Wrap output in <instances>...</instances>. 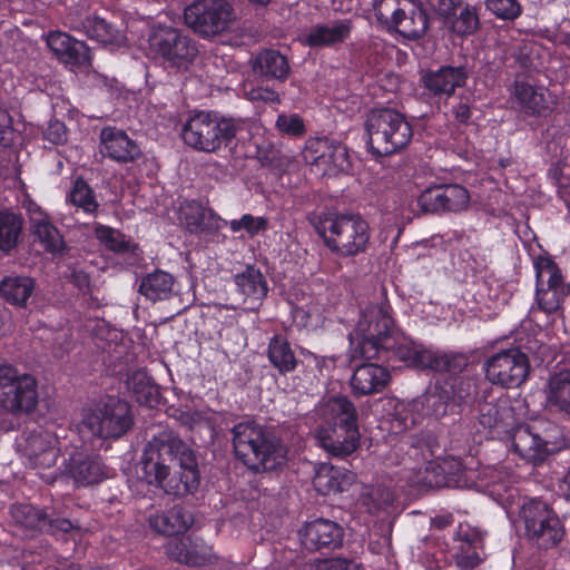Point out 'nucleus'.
<instances>
[{"mask_svg": "<svg viewBox=\"0 0 570 570\" xmlns=\"http://www.w3.org/2000/svg\"><path fill=\"white\" fill-rule=\"evenodd\" d=\"M537 284L538 286L543 285V277L548 276V289H561L563 277L557 264L547 257H539L534 262Z\"/></svg>", "mask_w": 570, "mask_h": 570, "instance_id": "50", "label": "nucleus"}, {"mask_svg": "<svg viewBox=\"0 0 570 570\" xmlns=\"http://www.w3.org/2000/svg\"><path fill=\"white\" fill-rule=\"evenodd\" d=\"M409 0H373L377 22L386 32H393L397 19L407 9Z\"/></svg>", "mask_w": 570, "mask_h": 570, "instance_id": "46", "label": "nucleus"}, {"mask_svg": "<svg viewBox=\"0 0 570 570\" xmlns=\"http://www.w3.org/2000/svg\"><path fill=\"white\" fill-rule=\"evenodd\" d=\"M43 139L56 146L67 142V127L65 122L58 119L49 121L48 127L43 131Z\"/></svg>", "mask_w": 570, "mask_h": 570, "instance_id": "59", "label": "nucleus"}, {"mask_svg": "<svg viewBox=\"0 0 570 570\" xmlns=\"http://www.w3.org/2000/svg\"><path fill=\"white\" fill-rule=\"evenodd\" d=\"M315 414L320 421L311 433L330 458L346 459L360 448L358 414L347 396L323 400Z\"/></svg>", "mask_w": 570, "mask_h": 570, "instance_id": "4", "label": "nucleus"}, {"mask_svg": "<svg viewBox=\"0 0 570 570\" xmlns=\"http://www.w3.org/2000/svg\"><path fill=\"white\" fill-rule=\"evenodd\" d=\"M194 518L189 511L181 505H174L159 514H150L149 527L163 535H177L185 533L193 524Z\"/></svg>", "mask_w": 570, "mask_h": 570, "instance_id": "32", "label": "nucleus"}, {"mask_svg": "<svg viewBox=\"0 0 570 570\" xmlns=\"http://www.w3.org/2000/svg\"><path fill=\"white\" fill-rule=\"evenodd\" d=\"M430 10L448 21L455 16L458 8L461 6L460 0H426Z\"/></svg>", "mask_w": 570, "mask_h": 570, "instance_id": "58", "label": "nucleus"}, {"mask_svg": "<svg viewBox=\"0 0 570 570\" xmlns=\"http://www.w3.org/2000/svg\"><path fill=\"white\" fill-rule=\"evenodd\" d=\"M95 236L107 249L117 254H134L138 245L131 242L125 234L112 227L97 224L94 228Z\"/></svg>", "mask_w": 570, "mask_h": 570, "instance_id": "45", "label": "nucleus"}, {"mask_svg": "<svg viewBox=\"0 0 570 570\" xmlns=\"http://www.w3.org/2000/svg\"><path fill=\"white\" fill-rule=\"evenodd\" d=\"M59 61L71 67L90 63V49L78 38H43Z\"/></svg>", "mask_w": 570, "mask_h": 570, "instance_id": "33", "label": "nucleus"}, {"mask_svg": "<svg viewBox=\"0 0 570 570\" xmlns=\"http://www.w3.org/2000/svg\"><path fill=\"white\" fill-rule=\"evenodd\" d=\"M58 443L57 436L48 431L31 433L24 449L29 464L35 469L53 466L60 452Z\"/></svg>", "mask_w": 570, "mask_h": 570, "instance_id": "28", "label": "nucleus"}, {"mask_svg": "<svg viewBox=\"0 0 570 570\" xmlns=\"http://www.w3.org/2000/svg\"><path fill=\"white\" fill-rule=\"evenodd\" d=\"M253 71L266 79L284 81L289 72L287 58L275 49L261 51L253 61Z\"/></svg>", "mask_w": 570, "mask_h": 570, "instance_id": "36", "label": "nucleus"}, {"mask_svg": "<svg viewBox=\"0 0 570 570\" xmlns=\"http://www.w3.org/2000/svg\"><path fill=\"white\" fill-rule=\"evenodd\" d=\"M267 358L281 375L293 373L298 365V360L296 358L291 343L283 334H275L269 340L267 345Z\"/></svg>", "mask_w": 570, "mask_h": 570, "instance_id": "38", "label": "nucleus"}, {"mask_svg": "<svg viewBox=\"0 0 570 570\" xmlns=\"http://www.w3.org/2000/svg\"><path fill=\"white\" fill-rule=\"evenodd\" d=\"M485 7L503 20H513L521 14V6L517 0H485Z\"/></svg>", "mask_w": 570, "mask_h": 570, "instance_id": "55", "label": "nucleus"}, {"mask_svg": "<svg viewBox=\"0 0 570 570\" xmlns=\"http://www.w3.org/2000/svg\"><path fill=\"white\" fill-rule=\"evenodd\" d=\"M139 473L147 484L179 498L195 494L202 480L197 451L173 430L160 431L145 445Z\"/></svg>", "mask_w": 570, "mask_h": 570, "instance_id": "1", "label": "nucleus"}, {"mask_svg": "<svg viewBox=\"0 0 570 570\" xmlns=\"http://www.w3.org/2000/svg\"><path fill=\"white\" fill-rule=\"evenodd\" d=\"M131 389L136 401L141 405L156 407L161 401L159 386L146 374H134Z\"/></svg>", "mask_w": 570, "mask_h": 570, "instance_id": "48", "label": "nucleus"}, {"mask_svg": "<svg viewBox=\"0 0 570 570\" xmlns=\"http://www.w3.org/2000/svg\"><path fill=\"white\" fill-rule=\"evenodd\" d=\"M298 535L308 551H332L343 546L344 529L333 520L317 518L306 522Z\"/></svg>", "mask_w": 570, "mask_h": 570, "instance_id": "20", "label": "nucleus"}, {"mask_svg": "<svg viewBox=\"0 0 570 570\" xmlns=\"http://www.w3.org/2000/svg\"><path fill=\"white\" fill-rule=\"evenodd\" d=\"M513 107L528 117H540L549 110L543 91L528 82L522 73L517 75L509 88Z\"/></svg>", "mask_w": 570, "mask_h": 570, "instance_id": "24", "label": "nucleus"}, {"mask_svg": "<svg viewBox=\"0 0 570 570\" xmlns=\"http://www.w3.org/2000/svg\"><path fill=\"white\" fill-rule=\"evenodd\" d=\"M303 158L306 164L315 166L323 176L348 174L352 170L351 156L346 145L326 137L309 138L305 144Z\"/></svg>", "mask_w": 570, "mask_h": 570, "instance_id": "15", "label": "nucleus"}, {"mask_svg": "<svg viewBox=\"0 0 570 570\" xmlns=\"http://www.w3.org/2000/svg\"><path fill=\"white\" fill-rule=\"evenodd\" d=\"M389 306L364 314L356 328L355 352L365 360H376L395 368L396 363L406 367L426 370L431 350L402 337L394 325Z\"/></svg>", "mask_w": 570, "mask_h": 570, "instance_id": "3", "label": "nucleus"}, {"mask_svg": "<svg viewBox=\"0 0 570 570\" xmlns=\"http://www.w3.org/2000/svg\"><path fill=\"white\" fill-rule=\"evenodd\" d=\"M82 27L86 36H107L111 33L110 26L98 17H87L82 21Z\"/></svg>", "mask_w": 570, "mask_h": 570, "instance_id": "61", "label": "nucleus"}, {"mask_svg": "<svg viewBox=\"0 0 570 570\" xmlns=\"http://www.w3.org/2000/svg\"><path fill=\"white\" fill-rule=\"evenodd\" d=\"M535 301L542 312L552 314L560 308L562 303V294L561 291L548 288L544 289L537 285Z\"/></svg>", "mask_w": 570, "mask_h": 570, "instance_id": "56", "label": "nucleus"}, {"mask_svg": "<svg viewBox=\"0 0 570 570\" xmlns=\"http://www.w3.org/2000/svg\"><path fill=\"white\" fill-rule=\"evenodd\" d=\"M309 223L335 255L347 258L367 250L371 229L360 214L324 212L309 217Z\"/></svg>", "mask_w": 570, "mask_h": 570, "instance_id": "6", "label": "nucleus"}, {"mask_svg": "<svg viewBox=\"0 0 570 570\" xmlns=\"http://www.w3.org/2000/svg\"><path fill=\"white\" fill-rule=\"evenodd\" d=\"M234 11L226 0H197L185 9L184 21L202 36H218L234 22Z\"/></svg>", "mask_w": 570, "mask_h": 570, "instance_id": "14", "label": "nucleus"}, {"mask_svg": "<svg viewBox=\"0 0 570 570\" xmlns=\"http://www.w3.org/2000/svg\"><path fill=\"white\" fill-rule=\"evenodd\" d=\"M478 471L468 468L461 459L448 456L430 461L415 476V483L426 489L472 488L476 485Z\"/></svg>", "mask_w": 570, "mask_h": 570, "instance_id": "13", "label": "nucleus"}, {"mask_svg": "<svg viewBox=\"0 0 570 570\" xmlns=\"http://www.w3.org/2000/svg\"><path fill=\"white\" fill-rule=\"evenodd\" d=\"M368 150L374 156H390L405 148L413 127L406 116L393 108L373 109L365 121Z\"/></svg>", "mask_w": 570, "mask_h": 570, "instance_id": "9", "label": "nucleus"}, {"mask_svg": "<svg viewBox=\"0 0 570 570\" xmlns=\"http://www.w3.org/2000/svg\"><path fill=\"white\" fill-rule=\"evenodd\" d=\"M159 48L165 59L178 68H187L198 53L194 38H163Z\"/></svg>", "mask_w": 570, "mask_h": 570, "instance_id": "39", "label": "nucleus"}, {"mask_svg": "<svg viewBox=\"0 0 570 570\" xmlns=\"http://www.w3.org/2000/svg\"><path fill=\"white\" fill-rule=\"evenodd\" d=\"M299 353L303 356V362H306L307 366H311L313 364L314 367L318 370L320 373H322L323 367L327 366L328 362H331L332 364H334L335 362V357L316 355L315 353L304 347H301Z\"/></svg>", "mask_w": 570, "mask_h": 570, "instance_id": "62", "label": "nucleus"}, {"mask_svg": "<svg viewBox=\"0 0 570 570\" xmlns=\"http://www.w3.org/2000/svg\"><path fill=\"white\" fill-rule=\"evenodd\" d=\"M233 281L244 302L249 301L254 305L250 309L257 311L268 294V284L261 269L246 265L244 271L234 275Z\"/></svg>", "mask_w": 570, "mask_h": 570, "instance_id": "29", "label": "nucleus"}, {"mask_svg": "<svg viewBox=\"0 0 570 570\" xmlns=\"http://www.w3.org/2000/svg\"><path fill=\"white\" fill-rule=\"evenodd\" d=\"M407 9L397 19L393 32L399 36H424L430 29L432 18L419 0H409Z\"/></svg>", "mask_w": 570, "mask_h": 570, "instance_id": "34", "label": "nucleus"}, {"mask_svg": "<svg viewBox=\"0 0 570 570\" xmlns=\"http://www.w3.org/2000/svg\"><path fill=\"white\" fill-rule=\"evenodd\" d=\"M100 153L119 164L138 160L142 156L140 146L127 132L114 126H106L99 135Z\"/></svg>", "mask_w": 570, "mask_h": 570, "instance_id": "22", "label": "nucleus"}, {"mask_svg": "<svg viewBox=\"0 0 570 570\" xmlns=\"http://www.w3.org/2000/svg\"><path fill=\"white\" fill-rule=\"evenodd\" d=\"M452 557L462 570H471L483 560L484 535L468 523L460 524L453 535Z\"/></svg>", "mask_w": 570, "mask_h": 570, "instance_id": "21", "label": "nucleus"}, {"mask_svg": "<svg viewBox=\"0 0 570 570\" xmlns=\"http://www.w3.org/2000/svg\"><path fill=\"white\" fill-rule=\"evenodd\" d=\"M181 222L186 230L196 236H215L220 229L222 218L197 199L186 200L180 207Z\"/></svg>", "mask_w": 570, "mask_h": 570, "instance_id": "25", "label": "nucleus"}, {"mask_svg": "<svg viewBox=\"0 0 570 570\" xmlns=\"http://www.w3.org/2000/svg\"><path fill=\"white\" fill-rule=\"evenodd\" d=\"M452 115L460 125L468 126L471 124L472 110L470 105L465 101L461 100L453 106Z\"/></svg>", "mask_w": 570, "mask_h": 570, "instance_id": "63", "label": "nucleus"}, {"mask_svg": "<svg viewBox=\"0 0 570 570\" xmlns=\"http://www.w3.org/2000/svg\"><path fill=\"white\" fill-rule=\"evenodd\" d=\"M395 501L394 493L385 487L371 488L363 492L360 498V504L370 514L379 515L387 511Z\"/></svg>", "mask_w": 570, "mask_h": 570, "instance_id": "47", "label": "nucleus"}, {"mask_svg": "<svg viewBox=\"0 0 570 570\" xmlns=\"http://www.w3.org/2000/svg\"><path fill=\"white\" fill-rule=\"evenodd\" d=\"M70 283L83 292L90 287V276L85 271L75 268L70 274Z\"/></svg>", "mask_w": 570, "mask_h": 570, "instance_id": "64", "label": "nucleus"}, {"mask_svg": "<svg viewBox=\"0 0 570 570\" xmlns=\"http://www.w3.org/2000/svg\"><path fill=\"white\" fill-rule=\"evenodd\" d=\"M469 363L470 355L468 353L431 350L426 370L455 374L461 373Z\"/></svg>", "mask_w": 570, "mask_h": 570, "instance_id": "42", "label": "nucleus"}, {"mask_svg": "<svg viewBox=\"0 0 570 570\" xmlns=\"http://www.w3.org/2000/svg\"><path fill=\"white\" fill-rule=\"evenodd\" d=\"M175 282L174 275L157 268L141 278L138 292L154 303L166 301L174 295Z\"/></svg>", "mask_w": 570, "mask_h": 570, "instance_id": "35", "label": "nucleus"}, {"mask_svg": "<svg viewBox=\"0 0 570 570\" xmlns=\"http://www.w3.org/2000/svg\"><path fill=\"white\" fill-rule=\"evenodd\" d=\"M68 473L78 487L99 484L111 476V470L99 454L82 452L70 458Z\"/></svg>", "mask_w": 570, "mask_h": 570, "instance_id": "23", "label": "nucleus"}, {"mask_svg": "<svg viewBox=\"0 0 570 570\" xmlns=\"http://www.w3.org/2000/svg\"><path fill=\"white\" fill-rule=\"evenodd\" d=\"M307 20L309 26H305L303 36H346L365 23L361 17L321 19L317 12H309Z\"/></svg>", "mask_w": 570, "mask_h": 570, "instance_id": "30", "label": "nucleus"}, {"mask_svg": "<svg viewBox=\"0 0 570 570\" xmlns=\"http://www.w3.org/2000/svg\"><path fill=\"white\" fill-rule=\"evenodd\" d=\"M167 554L170 559L190 567H202L212 563L213 549L200 538L181 537L167 543Z\"/></svg>", "mask_w": 570, "mask_h": 570, "instance_id": "26", "label": "nucleus"}, {"mask_svg": "<svg viewBox=\"0 0 570 570\" xmlns=\"http://www.w3.org/2000/svg\"><path fill=\"white\" fill-rule=\"evenodd\" d=\"M390 382L387 365L364 363L356 366L350 383L354 395L364 396L383 392Z\"/></svg>", "mask_w": 570, "mask_h": 570, "instance_id": "27", "label": "nucleus"}, {"mask_svg": "<svg viewBox=\"0 0 570 570\" xmlns=\"http://www.w3.org/2000/svg\"><path fill=\"white\" fill-rule=\"evenodd\" d=\"M478 394V377L450 375L429 385L417 399L425 419L439 420L472 405Z\"/></svg>", "mask_w": 570, "mask_h": 570, "instance_id": "7", "label": "nucleus"}, {"mask_svg": "<svg viewBox=\"0 0 570 570\" xmlns=\"http://www.w3.org/2000/svg\"><path fill=\"white\" fill-rule=\"evenodd\" d=\"M470 203V193L461 184L442 183L425 187L416 198L420 210L424 214L442 215L461 213Z\"/></svg>", "mask_w": 570, "mask_h": 570, "instance_id": "17", "label": "nucleus"}, {"mask_svg": "<svg viewBox=\"0 0 570 570\" xmlns=\"http://www.w3.org/2000/svg\"><path fill=\"white\" fill-rule=\"evenodd\" d=\"M38 384L12 365H0V407L11 414H29L38 405Z\"/></svg>", "mask_w": 570, "mask_h": 570, "instance_id": "12", "label": "nucleus"}, {"mask_svg": "<svg viewBox=\"0 0 570 570\" xmlns=\"http://www.w3.org/2000/svg\"><path fill=\"white\" fill-rule=\"evenodd\" d=\"M32 233L46 252L62 254L66 245L58 228L47 218L31 220Z\"/></svg>", "mask_w": 570, "mask_h": 570, "instance_id": "43", "label": "nucleus"}, {"mask_svg": "<svg viewBox=\"0 0 570 570\" xmlns=\"http://www.w3.org/2000/svg\"><path fill=\"white\" fill-rule=\"evenodd\" d=\"M417 397L411 401H401L395 404L392 425L397 432L410 430L424 421Z\"/></svg>", "mask_w": 570, "mask_h": 570, "instance_id": "44", "label": "nucleus"}, {"mask_svg": "<svg viewBox=\"0 0 570 570\" xmlns=\"http://www.w3.org/2000/svg\"><path fill=\"white\" fill-rule=\"evenodd\" d=\"M244 95L246 99L255 104H278L279 95L275 89L263 87V86H253L245 87Z\"/></svg>", "mask_w": 570, "mask_h": 570, "instance_id": "57", "label": "nucleus"}, {"mask_svg": "<svg viewBox=\"0 0 570 570\" xmlns=\"http://www.w3.org/2000/svg\"><path fill=\"white\" fill-rule=\"evenodd\" d=\"M355 481V474L341 466L321 465L313 479V487L322 495L344 492Z\"/></svg>", "mask_w": 570, "mask_h": 570, "instance_id": "31", "label": "nucleus"}, {"mask_svg": "<svg viewBox=\"0 0 570 570\" xmlns=\"http://www.w3.org/2000/svg\"><path fill=\"white\" fill-rule=\"evenodd\" d=\"M235 458L254 473L281 470L287 461V448L281 436L255 420L236 423L232 430Z\"/></svg>", "mask_w": 570, "mask_h": 570, "instance_id": "5", "label": "nucleus"}, {"mask_svg": "<svg viewBox=\"0 0 570 570\" xmlns=\"http://www.w3.org/2000/svg\"><path fill=\"white\" fill-rule=\"evenodd\" d=\"M469 79L465 66L444 65L420 72L421 98L426 102H440L451 98Z\"/></svg>", "mask_w": 570, "mask_h": 570, "instance_id": "16", "label": "nucleus"}, {"mask_svg": "<svg viewBox=\"0 0 570 570\" xmlns=\"http://www.w3.org/2000/svg\"><path fill=\"white\" fill-rule=\"evenodd\" d=\"M83 425L100 439H120L134 425V415L128 402L108 395L82 411Z\"/></svg>", "mask_w": 570, "mask_h": 570, "instance_id": "10", "label": "nucleus"}, {"mask_svg": "<svg viewBox=\"0 0 570 570\" xmlns=\"http://www.w3.org/2000/svg\"><path fill=\"white\" fill-rule=\"evenodd\" d=\"M35 291V281L29 276L9 275L0 282V295L9 304L26 306Z\"/></svg>", "mask_w": 570, "mask_h": 570, "instance_id": "40", "label": "nucleus"}, {"mask_svg": "<svg viewBox=\"0 0 570 570\" xmlns=\"http://www.w3.org/2000/svg\"><path fill=\"white\" fill-rule=\"evenodd\" d=\"M40 551H36L32 546H29L24 551V558H29L31 563H48L51 561L56 553L55 550L49 547L47 543L43 544L42 542L39 546Z\"/></svg>", "mask_w": 570, "mask_h": 570, "instance_id": "60", "label": "nucleus"}, {"mask_svg": "<svg viewBox=\"0 0 570 570\" xmlns=\"http://www.w3.org/2000/svg\"><path fill=\"white\" fill-rule=\"evenodd\" d=\"M242 125V120L226 118L214 111H196L183 125L181 138L187 146L198 151L233 149Z\"/></svg>", "mask_w": 570, "mask_h": 570, "instance_id": "8", "label": "nucleus"}, {"mask_svg": "<svg viewBox=\"0 0 570 570\" xmlns=\"http://www.w3.org/2000/svg\"><path fill=\"white\" fill-rule=\"evenodd\" d=\"M515 61L522 69L537 68L535 60L539 59V46L527 38H521L518 45L513 46Z\"/></svg>", "mask_w": 570, "mask_h": 570, "instance_id": "53", "label": "nucleus"}, {"mask_svg": "<svg viewBox=\"0 0 570 570\" xmlns=\"http://www.w3.org/2000/svg\"><path fill=\"white\" fill-rule=\"evenodd\" d=\"M14 523L28 531L47 532L51 535L68 533L73 529L72 522L67 518H52L45 509L32 504L20 503L11 508Z\"/></svg>", "mask_w": 570, "mask_h": 570, "instance_id": "19", "label": "nucleus"}, {"mask_svg": "<svg viewBox=\"0 0 570 570\" xmlns=\"http://www.w3.org/2000/svg\"><path fill=\"white\" fill-rule=\"evenodd\" d=\"M268 218L264 216H253L252 214H244L239 219H232L229 222V228L233 233L246 230L249 237H255L261 233L268 229Z\"/></svg>", "mask_w": 570, "mask_h": 570, "instance_id": "51", "label": "nucleus"}, {"mask_svg": "<svg viewBox=\"0 0 570 570\" xmlns=\"http://www.w3.org/2000/svg\"><path fill=\"white\" fill-rule=\"evenodd\" d=\"M277 130L286 136L299 138L306 132L303 118L297 114H281L276 119Z\"/></svg>", "mask_w": 570, "mask_h": 570, "instance_id": "54", "label": "nucleus"}, {"mask_svg": "<svg viewBox=\"0 0 570 570\" xmlns=\"http://www.w3.org/2000/svg\"><path fill=\"white\" fill-rule=\"evenodd\" d=\"M485 377L507 389L520 386L530 371L529 358L519 348H509L490 356L484 364Z\"/></svg>", "mask_w": 570, "mask_h": 570, "instance_id": "18", "label": "nucleus"}, {"mask_svg": "<svg viewBox=\"0 0 570 570\" xmlns=\"http://www.w3.org/2000/svg\"><path fill=\"white\" fill-rule=\"evenodd\" d=\"M549 386V401L570 414V373L553 376Z\"/></svg>", "mask_w": 570, "mask_h": 570, "instance_id": "49", "label": "nucleus"}, {"mask_svg": "<svg viewBox=\"0 0 570 570\" xmlns=\"http://www.w3.org/2000/svg\"><path fill=\"white\" fill-rule=\"evenodd\" d=\"M24 219L20 213L0 210V252L10 255L22 242Z\"/></svg>", "mask_w": 570, "mask_h": 570, "instance_id": "37", "label": "nucleus"}, {"mask_svg": "<svg viewBox=\"0 0 570 570\" xmlns=\"http://www.w3.org/2000/svg\"><path fill=\"white\" fill-rule=\"evenodd\" d=\"M524 533L538 549L548 550L561 542L564 527L556 511L538 498L527 500L520 509Z\"/></svg>", "mask_w": 570, "mask_h": 570, "instance_id": "11", "label": "nucleus"}, {"mask_svg": "<svg viewBox=\"0 0 570 570\" xmlns=\"http://www.w3.org/2000/svg\"><path fill=\"white\" fill-rule=\"evenodd\" d=\"M478 423L491 439L511 438L513 451L538 465L567 446L563 429L548 419H535L513 428L512 409L494 403L480 405Z\"/></svg>", "mask_w": 570, "mask_h": 570, "instance_id": "2", "label": "nucleus"}, {"mask_svg": "<svg viewBox=\"0 0 570 570\" xmlns=\"http://www.w3.org/2000/svg\"><path fill=\"white\" fill-rule=\"evenodd\" d=\"M67 202L80 209L82 213L96 216L99 203L92 187L82 177H77L67 194Z\"/></svg>", "mask_w": 570, "mask_h": 570, "instance_id": "41", "label": "nucleus"}, {"mask_svg": "<svg viewBox=\"0 0 570 570\" xmlns=\"http://www.w3.org/2000/svg\"><path fill=\"white\" fill-rule=\"evenodd\" d=\"M480 21L476 10L464 7L460 14L451 21V30L456 36H472L479 29Z\"/></svg>", "mask_w": 570, "mask_h": 570, "instance_id": "52", "label": "nucleus"}]
</instances>
